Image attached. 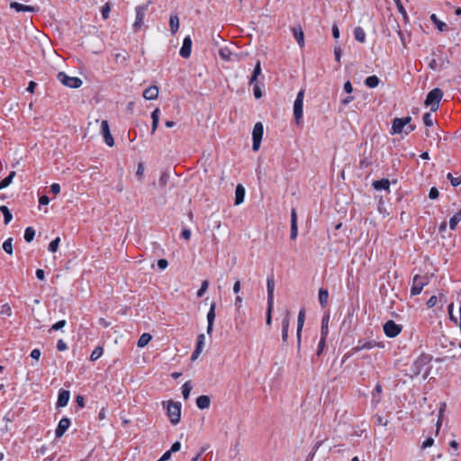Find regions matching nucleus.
<instances>
[{
	"label": "nucleus",
	"mask_w": 461,
	"mask_h": 461,
	"mask_svg": "<svg viewBox=\"0 0 461 461\" xmlns=\"http://www.w3.org/2000/svg\"><path fill=\"white\" fill-rule=\"evenodd\" d=\"M411 121V118L410 116L395 118L392 125L393 133L399 134L404 131L405 134H409L411 132L415 129V126L410 124Z\"/></svg>",
	"instance_id": "obj_1"
},
{
	"label": "nucleus",
	"mask_w": 461,
	"mask_h": 461,
	"mask_svg": "<svg viewBox=\"0 0 461 461\" xmlns=\"http://www.w3.org/2000/svg\"><path fill=\"white\" fill-rule=\"evenodd\" d=\"M442 96L443 92L439 88H434L428 93L424 104L429 106L431 112H436L438 109Z\"/></svg>",
	"instance_id": "obj_2"
},
{
	"label": "nucleus",
	"mask_w": 461,
	"mask_h": 461,
	"mask_svg": "<svg viewBox=\"0 0 461 461\" xmlns=\"http://www.w3.org/2000/svg\"><path fill=\"white\" fill-rule=\"evenodd\" d=\"M431 357L429 355H420L417 357L411 366V377L418 376L430 362Z\"/></svg>",
	"instance_id": "obj_3"
},
{
	"label": "nucleus",
	"mask_w": 461,
	"mask_h": 461,
	"mask_svg": "<svg viewBox=\"0 0 461 461\" xmlns=\"http://www.w3.org/2000/svg\"><path fill=\"white\" fill-rule=\"evenodd\" d=\"M59 82L70 88H78L82 86L83 82L79 77H70L65 72H59L57 76Z\"/></svg>",
	"instance_id": "obj_4"
},
{
	"label": "nucleus",
	"mask_w": 461,
	"mask_h": 461,
	"mask_svg": "<svg viewBox=\"0 0 461 461\" xmlns=\"http://www.w3.org/2000/svg\"><path fill=\"white\" fill-rule=\"evenodd\" d=\"M167 415L172 424H177L181 419V404L179 402H169L167 404Z\"/></svg>",
	"instance_id": "obj_5"
},
{
	"label": "nucleus",
	"mask_w": 461,
	"mask_h": 461,
	"mask_svg": "<svg viewBox=\"0 0 461 461\" xmlns=\"http://www.w3.org/2000/svg\"><path fill=\"white\" fill-rule=\"evenodd\" d=\"M429 284V277L427 276L416 275L412 280L411 288V295H418L421 293L423 287Z\"/></svg>",
	"instance_id": "obj_6"
},
{
	"label": "nucleus",
	"mask_w": 461,
	"mask_h": 461,
	"mask_svg": "<svg viewBox=\"0 0 461 461\" xmlns=\"http://www.w3.org/2000/svg\"><path fill=\"white\" fill-rule=\"evenodd\" d=\"M304 90H300L297 94L296 99L294 103V115L297 124L303 118V106Z\"/></svg>",
	"instance_id": "obj_7"
},
{
	"label": "nucleus",
	"mask_w": 461,
	"mask_h": 461,
	"mask_svg": "<svg viewBox=\"0 0 461 461\" xmlns=\"http://www.w3.org/2000/svg\"><path fill=\"white\" fill-rule=\"evenodd\" d=\"M263 132H264L263 124L261 122H257L255 124V126L253 128V131H252V139H253L252 149L254 151L258 150V149L260 147V143H261L262 137H263Z\"/></svg>",
	"instance_id": "obj_8"
},
{
	"label": "nucleus",
	"mask_w": 461,
	"mask_h": 461,
	"mask_svg": "<svg viewBox=\"0 0 461 461\" xmlns=\"http://www.w3.org/2000/svg\"><path fill=\"white\" fill-rule=\"evenodd\" d=\"M402 331V326L396 324L393 321H387L384 324V332L389 338H394Z\"/></svg>",
	"instance_id": "obj_9"
},
{
	"label": "nucleus",
	"mask_w": 461,
	"mask_h": 461,
	"mask_svg": "<svg viewBox=\"0 0 461 461\" xmlns=\"http://www.w3.org/2000/svg\"><path fill=\"white\" fill-rule=\"evenodd\" d=\"M377 346H379V344L375 340L360 339L358 340L357 344L351 348V352L357 353L361 350L372 349Z\"/></svg>",
	"instance_id": "obj_10"
},
{
	"label": "nucleus",
	"mask_w": 461,
	"mask_h": 461,
	"mask_svg": "<svg viewBox=\"0 0 461 461\" xmlns=\"http://www.w3.org/2000/svg\"><path fill=\"white\" fill-rule=\"evenodd\" d=\"M147 8L148 5H142L136 7V19L133 23L135 31H138L141 27Z\"/></svg>",
	"instance_id": "obj_11"
},
{
	"label": "nucleus",
	"mask_w": 461,
	"mask_h": 461,
	"mask_svg": "<svg viewBox=\"0 0 461 461\" xmlns=\"http://www.w3.org/2000/svg\"><path fill=\"white\" fill-rule=\"evenodd\" d=\"M101 134L104 137V142L109 147H113L114 145V140L110 132L108 122L105 120L101 122Z\"/></svg>",
	"instance_id": "obj_12"
},
{
	"label": "nucleus",
	"mask_w": 461,
	"mask_h": 461,
	"mask_svg": "<svg viewBox=\"0 0 461 461\" xmlns=\"http://www.w3.org/2000/svg\"><path fill=\"white\" fill-rule=\"evenodd\" d=\"M192 51V40L190 36H186L183 41V45L180 49L179 54L184 59H188Z\"/></svg>",
	"instance_id": "obj_13"
},
{
	"label": "nucleus",
	"mask_w": 461,
	"mask_h": 461,
	"mask_svg": "<svg viewBox=\"0 0 461 461\" xmlns=\"http://www.w3.org/2000/svg\"><path fill=\"white\" fill-rule=\"evenodd\" d=\"M204 342H205L204 334L198 335L195 349L194 350V352L192 353V356H191L192 361H194L199 357V356L201 355V353L203 351Z\"/></svg>",
	"instance_id": "obj_14"
},
{
	"label": "nucleus",
	"mask_w": 461,
	"mask_h": 461,
	"mask_svg": "<svg viewBox=\"0 0 461 461\" xmlns=\"http://www.w3.org/2000/svg\"><path fill=\"white\" fill-rule=\"evenodd\" d=\"M304 318H305V310L301 309L298 314V320H297V330H296V337L298 341V348H300L301 346V337H302V330L304 323Z\"/></svg>",
	"instance_id": "obj_15"
},
{
	"label": "nucleus",
	"mask_w": 461,
	"mask_h": 461,
	"mask_svg": "<svg viewBox=\"0 0 461 461\" xmlns=\"http://www.w3.org/2000/svg\"><path fill=\"white\" fill-rule=\"evenodd\" d=\"M215 308H216V303L212 302L211 303L209 312L207 313V333L211 334L213 329V323L215 320Z\"/></svg>",
	"instance_id": "obj_16"
},
{
	"label": "nucleus",
	"mask_w": 461,
	"mask_h": 461,
	"mask_svg": "<svg viewBox=\"0 0 461 461\" xmlns=\"http://www.w3.org/2000/svg\"><path fill=\"white\" fill-rule=\"evenodd\" d=\"M70 426V420L68 418H62L56 429L55 434L56 438H60L64 435V433L67 431V429Z\"/></svg>",
	"instance_id": "obj_17"
},
{
	"label": "nucleus",
	"mask_w": 461,
	"mask_h": 461,
	"mask_svg": "<svg viewBox=\"0 0 461 461\" xmlns=\"http://www.w3.org/2000/svg\"><path fill=\"white\" fill-rule=\"evenodd\" d=\"M70 398V393L67 390H60L58 396L57 407H65L68 405Z\"/></svg>",
	"instance_id": "obj_18"
},
{
	"label": "nucleus",
	"mask_w": 461,
	"mask_h": 461,
	"mask_svg": "<svg viewBox=\"0 0 461 461\" xmlns=\"http://www.w3.org/2000/svg\"><path fill=\"white\" fill-rule=\"evenodd\" d=\"M267 304L274 303L275 281L273 276L267 279Z\"/></svg>",
	"instance_id": "obj_19"
},
{
	"label": "nucleus",
	"mask_w": 461,
	"mask_h": 461,
	"mask_svg": "<svg viewBox=\"0 0 461 461\" xmlns=\"http://www.w3.org/2000/svg\"><path fill=\"white\" fill-rule=\"evenodd\" d=\"M158 95V88L156 86H151L146 88L143 92V97L146 100H155Z\"/></svg>",
	"instance_id": "obj_20"
},
{
	"label": "nucleus",
	"mask_w": 461,
	"mask_h": 461,
	"mask_svg": "<svg viewBox=\"0 0 461 461\" xmlns=\"http://www.w3.org/2000/svg\"><path fill=\"white\" fill-rule=\"evenodd\" d=\"M219 55L224 61H232L234 60V58L237 57V54L232 53V51L227 47L221 48L219 50Z\"/></svg>",
	"instance_id": "obj_21"
},
{
	"label": "nucleus",
	"mask_w": 461,
	"mask_h": 461,
	"mask_svg": "<svg viewBox=\"0 0 461 461\" xmlns=\"http://www.w3.org/2000/svg\"><path fill=\"white\" fill-rule=\"evenodd\" d=\"M245 188L242 185L239 184L235 189V204L240 205L244 202Z\"/></svg>",
	"instance_id": "obj_22"
},
{
	"label": "nucleus",
	"mask_w": 461,
	"mask_h": 461,
	"mask_svg": "<svg viewBox=\"0 0 461 461\" xmlns=\"http://www.w3.org/2000/svg\"><path fill=\"white\" fill-rule=\"evenodd\" d=\"M10 7L17 12H34L36 8L31 5H25L17 2H12Z\"/></svg>",
	"instance_id": "obj_23"
},
{
	"label": "nucleus",
	"mask_w": 461,
	"mask_h": 461,
	"mask_svg": "<svg viewBox=\"0 0 461 461\" xmlns=\"http://www.w3.org/2000/svg\"><path fill=\"white\" fill-rule=\"evenodd\" d=\"M210 403L211 400L210 397L207 395H201L196 399V406L201 410L209 408Z\"/></svg>",
	"instance_id": "obj_24"
},
{
	"label": "nucleus",
	"mask_w": 461,
	"mask_h": 461,
	"mask_svg": "<svg viewBox=\"0 0 461 461\" xmlns=\"http://www.w3.org/2000/svg\"><path fill=\"white\" fill-rule=\"evenodd\" d=\"M294 37L295 38L297 43L300 47L304 45V35L301 27H294L293 28Z\"/></svg>",
	"instance_id": "obj_25"
},
{
	"label": "nucleus",
	"mask_w": 461,
	"mask_h": 461,
	"mask_svg": "<svg viewBox=\"0 0 461 461\" xmlns=\"http://www.w3.org/2000/svg\"><path fill=\"white\" fill-rule=\"evenodd\" d=\"M170 31L173 34L176 33L179 29V18L177 14H171L169 18Z\"/></svg>",
	"instance_id": "obj_26"
},
{
	"label": "nucleus",
	"mask_w": 461,
	"mask_h": 461,
	"mask_svg": "<svg viewBox=\"0 0 461 461\" xmlns=\"http://www.w3.org/2000/svg\"><path fill=\"white\" fill-rule=\"evenodd\" d=\"M373 186L375 190H388L390 187V182L388 179L374 181Z\"/></svg>",
	"instance_id": "obj_27"
},
{
	"label": "nucleus",
	"mask_w": 461,
	"mask_h": 461,
	"mask_svg": "<svg viewBox=\"0 0 461 461\" xmlns=\"http://www.w3.org/2000/svg\"><path fill=\"white\" fill-rule=\"evenodd\" d=\"M319 302L322 307H325L328 303L329 293L326 289L321 288L319 290Z\"/></svg>",
	"instance_id": "obj_28"
},
{
	"label": "nucleus",
	"mask_w": 461,
	"mask_h": 461,
	"mask_svg": "<svg viewBox=\"0 0 461 461\" xmlns=\"http://www.w3.org/2000/svg\"><path fill=\"white\" fill-rule=\"evenodd\" d=\"M15 171H11L10 174L0 182V190L9 186L15 176Z\"/></svg>",
	"instance_id": "obj_29"
},
{
	"label": "nucleus",
	"mask_w": 461,
	"mask_h": 461,
	"mask_svg": "<svg viewBox=\"0 0 461 461\" xmlns=\"http://www.w3.org/2000/svg\"><path fill=\"white\" fill-rule=\"evenodd\" d=\"M288 328H289V317H288V313H287L285 318L283 320V326H282V339L285 342L287 340Z\"/></svg>",
	"instance_id": "obj_30"
},
{
	"label": "nucleus",
	"mask_w": 461,
	"mask_h": 461,
	"mask_svg": "<svg viewBox=\"0 0 461 461\" xmlns=\"http://www.w3.org/2000/svg\"><path fill=\"white\" fill-rule=\"evenodd\" d=\"M0 211L2 212V213L4 215V222H5V224L7 225L12 221L13 214L11 213L10 210L5 205L0 206Z\"/></svg>",
	"instance_id": "obj_31"
},
{
	"label": "nucleus",
	"mask_w": 461,
	"mask_h": 461,
	"mask_svg": "<svg viewBox=\"0 0 461 461\" xmlns=\"http://www.w3.org/2000/svg\"><path fill=\"white\" fill-rule=\"evenodd\" d=\"M329 321H330L329 315L323 316V318L321 320V336H323V337H327L328 336V333H329Z\"/></svg>",
	"instance_id": "obj_32"
},
{
	"label": "nucleus",
	"mask_w": 461,
	"mask_h": 461,
	"mask_svg": "<svg viewBox=\"0 0 461 461\" xmlns=\"http://www.w3.org/2000/svg\"><path fill=\"white\" fill-rule=\"evenodd\" d=\"M379 78L376 76H369L366 78L365 84L370 88H375L379 85Z\"/></svg>",
	"instance_id": "obj_33"
},
{
	"label": "nucleus",
	"mask_w": 461,
	"mask_h": 461,
	"mask_svg": "<svg viewBox=\"0 0 461 461\" xmlns=\"http://www.w3.org/2000/svg\"><path fill=\"white\" fill-rule=\"evenodd\" d=\"M152 336L149 333H143L137 343L139 348H144L151 340Z\"/></svg>",
	"instance_id": "obj_34"
},
{
	"label": "nucleus",
	"mask_w": 461,
	"mask_h": 461,
	"mask_svg": "<svg viewBox=\"0 0 461 461\" xmlns=\"http://www.w3.org/2000/svg\"><path fill=\"white\" fill-rule=\"evenodd\" d=\"M354 36H355V39L361 43L366 41V33H365V31L361 27L355 28Z\"/></svg>",
	"instance_id": "obj_35"
},
{
	"label": "nucleus",
	"mask_w": 461,
	"mask_h": 461,
	"mask_svg": "<svg viewBox=\"0 0 461 461\" xmlns=\"http://www.w3.org/2000/svg\"><path fill=\"white\" fill-rule=\"evenodd\" d=\"M460 221H461V209L451 217V219L449 221L450 229L454 230Z\"/></svg>",
	"instance_id": "obj_36"
},
{
	"label": "nucleus",
	"mask_w": 461,
	"mask_h": 461,
	"mask_svg": "<svg viewBox=\"0 0 461 461\" xmlns=\"http://www.w3.org/2000/svg\"><path fill=\"white\" fill-rule=\"evenodd\" d=\"M261 74V66H260V61L258 60L257 63H256V66L254 68V70H253V75L249 80V84L250 85H253L255 84L258 77Z\"/></svg>",
	"instance_id": "obj_37"
},
{
	"label": "nucleus",
	"mask_w": 461,
	"mask_h": 461,
	"mask_svg": "<svg viewBox=\"0 0 461 461\" xmlns=\"http://www.w3.org/2000/svg\"><path fill=\"white\" fill-rule=\"evenodd\" d=\"M430 20L433 22V23L437 26L438 31L444 32L447 28V24L441 21H439L436 14H431Z\"/></svg>",
	"instance_id": "obj_38"
},
{
	"label": "nucleus",
	"mask_w": 461,
	"mask_h": 461,
	"mask_svg": "<svg viewBox=\"0 0 461 461\" xmlns=\"http://www.w3.org/2000/svg\"><path fill=\"white\" fill-rule=\"evenodd\" d=\"M192 390V384L190 381L185 382L182 386V394L185 400L189 398Z\"/></svg>",
	"instance_id": "obj_39"
},
{
	"label": "nucleus",
	"mask_w": 461,
	"mask_h": 461,
	"mask_svg": "<svg viewBox=\"0 0 461 461\" xmlns=\"http://www.w3.org/2000/svg\"><path fill=\"white\" fill-rule=\"evenodd\" d=\"M35 236V230L32 227H27L24 231V240L27 242H31L33 240Z\"/></svg>",
	"instance_id": "obj_40"
},
{
	"label": "nucleus",
	"mask_w": 461,
	"mask_h": 461,
	"mask_svg": "<svg viewBox=\"0 0 461 461\" xmlns=\"http://www.w3.org/2000/svg\"><path fill=\"white\" fill-rule=\"evenodd\" d=\"M104 353V349L102 347H96L91 353L90 355V360L91 361H95L97 360L99 357H101V356L103 355Z\"/></svg>",
	"instance_id": "obj_41"
},
{
	"label": "nucleus",
	"mask_w": 461,
	"mask_h": 461,
	"mask_svg": "<svg viewBox=\"0 0 461 461\" xmlns=\"http://www.w3.org/2000/svg\"><path fill=\"white\" fill-rule=\"evenodd\" d=\"M3 249L9 255L13 254V238L7 239L3 243Z\"/></svg>",
	"instance_id": "obj_42"
},
{
	"label": "nucleus",
	"mask_w": 461,
	"mask_h": 461,
	"mask_svg": "<svg viewBox=\"0 0 461 461\" xmlns=\"http://www.w3.org/2000/svg\"><path fill=\"white\" fill-rule=\"evenodd\" d=\"M447 177L453 186H458L461 184V176L455 177L451 173H448Z\"/></svg>",
	"instance_id": "obj_43"
},
{
	"label": "nucleus",
	"mask_w": 461,
	"mask_h": 461,
	"mask_svg": "<svg viewBox=\"0 0 461 461\" xmlns=\"http://www.w3.org/2000/svg\"><path fill=\"white\" fill-rule=\"evenodd\" d=\"M274 308V303L267 304V318H266V323L267 325H271L272 322V312Z\"/></svg>",
	"instance_id": "obj_44"
},
{
	"label": "nucleus",
	"mask_w": 461,
	"mask_h": 461,
	"mask_svg": "<svg viewBox=\"0 0 461 461\" xmlns=\"http://www.w3.org/2000/svg\"><path fill=\"white\" fill-rule=\"evenodd\" d=\"M168 180H169V174L167 172H163L158 180L159 185L162 188L165 187L167 185Z\"/></svg>",
	"instance_id": "obj_45"
},
{
	"label": "nucleus",
	"mask_w": 461,
	"mask_h": 461,
	"mask_svg": "<svg viewBox=\"0 0 461 461\" xmlns=\"http://www.w3.org/2000/svg\"><path fill=\"white\" fill-rule=\"evenodd\" d=\"M242 302H243V299L240 295H237L236 298H235V301H234V305H235V308H236V312L238 313H242Z\"/></svg>",
	"instance_id": "obj_46"
},
{
	"label": "nucleus",
	"mask_w": 461,
	"mask_h": 461,
	"mask_svg": "<svg viewBox=\"0 0 461 461\" xmlns=\"http://www.w3.org/2000/svg\"><path fill=\"white\" fill-rule=\"evenodd\" d=\"M59 242H60V238H59V237L56 238L55 240H53L49 245V250L51 252H56L58 250Z\"/></svg>",
	"instance_id": "obj_47"
},
{
	"label": "nucleus",
	"mask_w": 461,
	"mask_h": 461,
	"mask_svg": "<svg viewBox=\"0 0 461 461\" xmlns=\"http://www.w3.org/2000/svg\"><path fill=\"white\" fill-rule=\"evenodd\" d=\"M423 122L427 127H430L433 125V118L430 113H426L423 115Z\"/></svg>",
	"instance_id": "obj_48"
},
{
	"label": "nucleus",
	"mask_w": 461,
	"mask_h": 461,
	"mask_svg": "<svg viewBox=\"0 0 461 461\" xmlns=\"http://www.w3.org/2000/svg\"><path fill=\"white\" fill-rule=\"evenodd\" d=\"M208 285H209V283L207 280H204L203 283H202V285L200 287V289L197 291V296L198 297H202L204 293L207 291L208 289Z\"/></svg>",
	"instance_id": "obj_49"
},
{
	"label": "nucleus",
	"mask_w": 461,
	"mask_h": 461,
	"mask_svg": "<svg viewBox=\"0 0 461 461\" xmlns=\"http://www.w3.org/2000/svg\"><path fill=\"white\" fill-rule=\"evenodd\" d=\"M66 323H67V321L65 320H61V321L56 322L55 324H53L50 327V331H51V330H59L63 327H65Z\"/></svg>",
	"instance_id": "obj_50"
},
{
	"label": "nucleus",
	"mask_w": 461,
	"mask_h": 461,
	"mask_svg": "<svg viewBox=\"0 0 461 461\" xmlns=\"http://www.w3.org/2000/svg\"><path fill=\"white\" fill-rule=\"evenodd\" d=\"M129 59V56L126 53H117L115 55V60L119 63H125Z\"/></svg>",
	"instance_id": "obj_51"
},
{
	"label": "nucleus",
	"mask_w": 461,
	"mask_h": 461,
	"mask_svg": "<svg viewBox=\"0 0 461 461\" xmlns=\"http://www.w3.org/2000/svg\"><path fill=\"white\" fill-rule=\"evenodd\" d=\"M144 174V166L142 163H139L136 170V176L139 178L140 181L142 179V176Z\"/></svg>",
	"instance_id": "obj_52"
},
{
	"label": "nucleus",
	"mask_w": 461,
	"mask_h": 461,
	"mask_svg": "<svg viewBox=\"0 0 461 461\" xmlns=\"http://www.w3.org/2000/svg\"><path fill=\"white\" fill-rule=\"evenodd\" d=\"M326 338L327 337L321 336V339H320L319 346H318L317 355H320L322 352V350L325 347Z\"/></svg>",
	"instance_id": "obj_53"
},
{
	"label": "nucleus",
	"mask_w": 461,
	"mask_h": 461,
	"mask_svg": "<svg viewBox=\"0 0 461 461\" xmlns=\"http://www.w3.org/2000/svg\"><path fill=\"white\" fill-rule=\"evenodd\" d=\"M110 6L108 4H105L102 8V16L104 20H106L109 17L110 13Z\"/></svg>",
	"instance_id": "obj_54"
},
{
	"label": "nucleus",
	"mask_w": 461,
	"mask_h": 461,
	"mask_svg": "<svg viewBox=\"0 0 461 461\" xmlns=\"http://www.w3.org/2000/svg\"><path fill=\"white\" fill-rule=\"evenodd\" d=\"M298 235V227H297V224H294V225H291V234H290V238L291 240H295L296 237Z\"/></svg>",
	"instance_id": "obj_55"
},
{
	"label": "nucleus",
	"mask_w": 461,
	"mask_h": 461,
	"mask_svg": "<svg viewBox=\"0 0 461 461\" xmlns=\"http://www.w3.org/2000/svg\"><path fill=\"white\" fill-rule=\"evenodd\" d=\"M375 423H376V424H378V425H380V426H386V425H387V423H388V420H385V419H384V418H383L382 416H380V415H376V416L375 417Z\"/></svg>",
	"instance_id": "obj_56"
},
{
	"label": "nucleus",
	"mask_w": 461,
	"mask_h": 461,
	"mask_svg": "<svg viewBox=\"0 0 461 461\" xmlns=\"http://www.w3.org/2000/svg\"><path fill=\"white\" fill-rule=\"evenodd\" d=\"M235 321L237 322H240V324H243L245 322V312L242 311V313H238L236 312Z\"/></svg>",
	"instance_id": "obj_57"
},
{
	"label": "nucleus",
	"mask_w": 461,
	"mask_h": 461,
	"mask_svg": "<svg viewBox=\"0 0 461 461\" xmlns=\"http://www.w3.org/2000/svg\"><path fill=\"white\" fill-rule=\"evenodd\" d=\"M430 199H436L438 197V190L436 187H431L429 193Z\"/></svg>",
	"instance_id": "obj_58"
},
{
	"label": "nucleus",
	"mask_w": 461,
	"mask_h": 461,
	"mask_svg": "<svg viewBox=\"0 0 461 461\" xmlns=\"http://www.w3.org/2000/svg\"><path fill=\"white\" fill-rule=\"evenodd\" d=\"M434 439L432 438H428L421 445V448L425 449L433 445Z\"/></svg>",
	"instance_id": "obj_59"
},
{
	"label": "nucleus",
	"mask_w": 461,
	"mask_h": 461,
	"mask_svg": "<svg viewBox=\"0 0 461 461\" xmlns=\"http://www.w3.org/2000/svg\"><path fill=\"white\" fill-rule=\"evenodd\" d=\"M57 348L59 351H65L68 348V347L67 344L62 339H59L57 343Z\"/></svg>",
	"instance_id": "obj_60"
},
{
	"label": "nucleus",
	"mask_w": 461,
	"mask_h": 461,
	"mask_svg": "<svg viewBox=\"0 0 461 461\" xmlns=\"http://www.w3.org/2000/svg\"><path fill=\"white\" fill-rule=\"evenodd\" d=\"M181 237L188 240L191 237V230L189 229H184L181 232Z\"/></svg>",
	"instance_id": "obj_61"
},
{
	"label": "nucleus",
	"mask_w": 461,
	"mask_h": 461,
	"mask_svg": "<svg viewBox=\"0 0 461 461\" xmlns=\"http://www.w3.org/2000/svg\"><path fill=\"white\" fill-rule=\"evenodd\" d=\"M159 114H160V110L158 108H156L151 113V119H152V121H159Z\"/></svg>",
	"instance_id": "obj_62"
},
{
	"label": "nucleus",
	"mask_w": 461,
	"mask_h": 461,
	"mask_svg": "<svg viewBox=\"0 0 461 461\" xmlns=\"http://www.w3.org/2000/svg\"><path fill=\"white\" fill-rule=\"evenodd\" d=\"M50 190L53 194H58L60 192V185L57 183H54L50 185Z\"/></svg>",
	"instance_id": "obj_63"
},
{
	"label": "nucleus",
	"mask_w": 461,
	"mask_h": 461,
	"mask_svg": "<svg viewBox=\"0 0 461 461\" xmlns=\"http://www.w3.org/2000/svg\"><path fill=\"white\" fill-rule=\"evenodd\" d=\"M167 266H168V263L166 259H159L158 261V267L162 270L166 269L167 267Z\"/></svg>",
	"instance_id": "obj_64"
}]
</instances>
